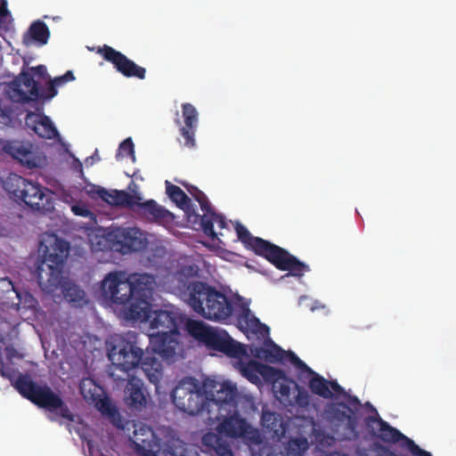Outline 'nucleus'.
Returning a JSON list of instances; mask_svg holds the SVG:
<instances>
[{
	"label": "nucleus",
	"instance_id": "obj_1",
	"mask_svg": "<svg viewBox=\"0 0 456 456\" xmlns=\"http://www.w3.org/2000/svg\"><path fill=\"white\" fill-rule=\"evenodd\" d=\"M69 249V243L57 237L51 248L45 246L43 260L37 268V279L45 293L53 294L60 288L68 302L80 306L86 303L85 291L62 275Z\"/></svg>",
	"mask_w": 456,
	"mask_h": 456
},
{
	"label": "nucleus",
	"instance_id": "obj_2",
	"mask_svg": "<svg viewBox=\"0 0 456 456\" xmlns=\"http://www.w3.org/2000/svg\"><path fill=\"white\" fill-rule=\"evenodd\" d=\"M156 286L155 277L144 273V323L149 322L151 329H158L156 334H149V346L144 349L145 354H158L161 360H172L176 352L178 341L175 338L178 332L176 316L165 310H151L147 291L151 293Z\"/></svg>",
	"mask_w": 456,
	"mask_h": 456
},
{
	"label": "nucleus",
	"instance_id": "obj_3",
	"mask_svg": "<svg viewBox=\"0 0 456 456\" xmlns=\"http://www.w3.org/2000/svg\"><path fill=\"white\" fill-rule=\"evenodd\" d=\"M127 274L123 271L107 273L101 283L102 297L110 305L124 308L126 321H137L142 314V274Z\"/></svg>",
	"mask_w": 456,
	"mask_h": 456
},
{
	"label": "nucleus",
	"instance_id": "obj_4",
	"mask_svg": "<svg viewBox=\"0 0 456 456\" xmlns=\"http://www.w3.org/2000/svg\"><path fill=\"white\" fill-rule=\"evenodd\" d=\"M187 290L188 305L205 319L224 322L232 316L234 311L232 299L215 287L207 282L193 281L188 285Z\"/></svg>",
	"mask_w": 456,
	"mask_h": 456
},
{
	"label": "nucleus",
	"instance_id": "obj_5",
	"mask_svg": "<svg viewBox=\"0 0 456 456\" xmlns=\"http://www.w3.org/2000/svg\"><path fill=\"white\" fill-rule=\"evenodd\" d=\"M234 228L238 239L246 248L251 249L256 255L265 257L277 269L289 271L292 275L298 277L308 271V266L305 264L300 262L286 249L260 237H254L242 224L236 222Z\"/></svg>",
	"mask_w": 456,
	"mask_h": 456
},
{
	"label": "nucleus",
	"instance_id": "obj_6",
	"mask_svg": "<svg viewBox=\"0 0 456 456\" xmlns=\"http://www.w3.org/2000/svg\"><path fill=\"white\" fill-rule=\"evenodd\" d=\"M16 390L26 399L39 408L45 409L70 422L75 421V414L61 395L45 385H39L28 376L20 374L14 382Z\"/></svg>",
	"mask_w": 456,
	"mask_h": 456
},
{
	"label": "nucleus",
	"instance_id": "obj_7",
	"mask_svg": "<svg viewBox=\"0 0 456 456\" xmlns=\"http://www.w3.org/2000/svg\"><path fill=\"white\" fill-rule=\"evenodd\" d=\"M108 358L111 362L110 375L116 380H124L115 375L114 370H119L128 375V371L138 367L142 361V349L136 346V337L128 332L126 335L114 334L106 343Z\"/></svg>",
	"mask_w": 456,
	"mask_h": 456
},
{
	"label": "nucleus",
	"instance_id": "obj_8",
	"mask_svg": "<svg viewBox=\"0 0 456 456\" xmlns=\"http://www.w3.org/2000/svg\"><path fill=\"white\" fill-rule=\"evenodd\" d=\"M171 396L175 407L188 415L196 416L206 411L208 420H220L219 414H211L208 392L195 378L183 379L174 388Z\"/></svg>",
	"mask_w": 456,
	"mask_h": 456
},
{
	"label": "nucleus",
	"instance_id": "obj_9",
	"mask_svg": "<svg viewBox=\"0 0 456 456\" xmlns=\"http://www.w3.org/2000/svg\"><path fill=\"white\" fill-rule=\"evenodd\" d=\"M232 411V415L224 417L217 425V434L208 432L202 436L201 443L207 452L216 456H233L229 443L222 436L230 438L246 436L250 426L245 419L240 417L236 409Z\"/></svg>",
	"mask_w": 456,
	"mask_h": 456
},
{
	"label": "nucleus",
	"instance_id": "obj_10",
	"mask_svg": "<svg viewBox=\"0 0 456 456\" xmlns=\"http://www.w3.org/2000/svg\"><path fill=\"white\" fill-rule=\"evenodd\" d=\"M4 189L15 201H21L31 209L46 213L53 208V201L39 183L28 181L16 174H10L4 181Z\"/></svg>",
	"mask_w": 456,
	"mask_h": 456
},
{
	"label": "nucleus",
	"instance_id": "obj_11",
	"mask_svg": "<svg viewBox=\"0 0 456 456\" xmlns=\"http://www.w3.org/2000/svg\"><path fill=\"white\" fill-rule=\"evenodd\" d=\"M186 329L199 342L227 356L241 358L247 354L244 346L233 340L226 331L216 330L202 321L189 320Z\"/></svg>",
	"mask_w": 456,
	"mask_h": 456
},
{
	"label": "nucleus",
	"instance_id": "obj_12",
	"mask_svg": "<svg viewBox=\"0 0 456 456\" xmlns=\"http://www.w3.org/2000/svg\"><path fill=\"white\" fill-rule=\"evenodd\" d=\"M346 399V403H330L326 408V414L329 419L335 424H345L344 440H356L359 438L358 426L359 421L356 412L362 408V404L360 399L355 395H351L346 392L342 395Z\"/></svg>",
	"mask_w": 456,
	"mask_h": 456
},
{
	"label": "nucleus",
	"instance_id": "obj_13",
	"mask_svg": "<svg viewBox=\"0 0 456 456\" xmlns=\"http://www.w3.org/2000/svg\"><path fill=\"white\" fill-rule=\"evenodd\" d=\"M364 425L370 436L378 438L386 444H395L399 443L400 447L404 448L407 439H410L379 416H367L364 419Z\"/></svg>",
	"mask_w": 456,
	"mask_h": 456
},
{
	"label": "nucleus",
	"instance_id": "obj_14",
	"mask_svg": "<svg viewBox=\"0 0 456 456\" xmlns=\"http://www.w3.org/2000/svg\"><path fill=\"white\" fill-rule=\"evenodd\" d=\"M111 248L123 255L142 248V232L135 227H118L109 234Z\"/></svg>",
	"mask_w": 456,
	"mask_h": 456
},
{
	"label": "nucleus",
	"instance_id": "obj_15",
	"mask_svg": "<svg viewBox=\"0 0 456 456\" xmlns=\"http://www.w3.org/2000/svg\"><path fill=\"white\" fill-rule=\"evenodd\" d=\"M0 154L12 157L28 169L39 167L40 159L32 151V145L28 142L0 139Z\"/></svg>",
	"mask_w": 456,
	"mask_h": 456
},
{
	"label": "nucleus",
	"instance_id": "obj_16",
	"mask_svg": "<svg viewBox=\"0 0 456 456\" xmlns=\"http://www.w3.org/2000/svg\"><path fill=\"white\" fill-rule=\"evenodd\" d=\"M97 53L102 55L106 61L110 62L116 70L123 76L127 77H136L142 79V68L129 60L121 52L110 45H103L98 47Z\"/></svg>",
	"mask_w": 456,
	"mask_h": 456
},
{
	"label": "nucleus",
	"instance_id": "obj_17",
	"mask_svg": "<svg viewBox=\"0 0 456 456\" xmlns=\"http://www.w3.org/2000/svg\"><path fill=\"white\" fill-rule=\"evenodd\" d=\"M216 394L208 393L209 395V409L216 407L220 415V419L224 417L221 411L231 412L232 410L236 409L238 391L236 386L230 382H224L219 385V388L216 387Z\"/></svg>",
	"mask_w": 456,
	"mask_h": 456
},
{
	"label": "nucleus",
	"instance_id": "obj_18",
	"mask_svg": "<svg viewBox=\"0 0 456 456\" xmlns=\"http://www.w3.org/2000/svg\"><path fill=\"white\" fill-rule=\"evenodd\" d=\"M308 387L314 395L324 399L346 395V390L337 380H328L314 370L307 372Z\"/></svg>",
	"mask_w": 456,
	"mask_h": 456
},
{
	"label": "nucleus",
	"instance_id": "obj_19",
	"mask_svg": "<svg viewBox=\"0 0 456 456\" xmlns=\"http://www.w3.org/2000/svg\"><path fill=\"white\" fill-rule=\"evenodd\" d=\"M146 440L144 438V444ZM148 446L149 449L144 447V456H193L187 444L179 438H171L167 443H161L160 439H156L154 445L149 443Z\"/></svg>",
	"mask_w": 456,
	"mask_h": 456
},
{
	"label": "nucleus",
	"instance_id": "obj_20",
	"mask_svg": "<svg viewBox=\"0 0 456 456\" xmlns=\"http://www.w3.org/2000/svg\"><path fill=\"white\" fill-rule=\"evenodd\" d=\"M96 194L99 198L111 206L133 208L134 206L142 207L140 196L132 195L126 191L106 190L98 187Z\"/></svg>",
	"mask_w": 456,
	"mask_h": 456
},
{
	"label": "nucleus",
	"instance_id": "obj_21",
	"mask_svg": "<svg viewBox=\"0 0 456 456\" xmlns=\"http://www.w3.org/2000/svg\"><path fill=\"white\" fill-rule=\"evenodd\" d=\"M182 114L184 126L180 127V134L184 140L183 145L192 148L195 146V133L198 126L199 113L192 104L187 102L182 104Z\"/></svg>",
	"mask_w": 456,
	"mask_h": 456
},
{
	"label": "nucleus",
	"instance_id": "obj_22",
	"mask_svg": "<svg viewBox=\"0 0 456 456\" xmlns=\"http://www.w3.org/2000/svg\"><path fill=\"white\" fill-rule=\"evenodd\" d=\"M19 80L28 89L29 94L20 88V85L17 84L12 88V94L11 97L20 103H29L30 102H36L39 96V85L34 79L33 73L29 71H22L20 74Z\"/></svg>",
	"mask_w": 456,
	"mask_h": 456
},
{
	"label": "nucleus",
	"instance_id": "obj_23",
	"mask_svg": "<svg viewBox=\"0 0 456 456\" xmlns=\"http://www.w3.org/2000/svg\"><path fill=\"white\" fill-rule=\"evenodd\" d=\"M25 123L27 126L42 138L53 139L59 135L57 128L46 115L28 111L25 118Z\"/></svg>",
	"mask_w": 456,
	"mask_h": 456
},
{
	"label": "nucleus",
	"instance_id": "obj_24",
	"mask_svg": "<svg viewBox=\"0 0 456 456\" xmlns=\"http://www.w3.org/2000/svg\"><path fill=\"white\" fill-rule=\"evenodd\" d=\"M238 328L245 333L251 331L253 334L262 338L269 335V327L261 323L250 311L247 305H240V312L237 316Z\"/></svg>",
	"mask_w": 456,
	"mask_h": 456
},
{
	"label": "nucleus",
	"instance_id": "obj_25",
	"mask_svg": "<svg viewBox=\"0 0 456 456\" xmlns=\"http://www.w3.org/2000/svg\"><path fill=\"white\" fill-rule=\"evenodd\" d=\"M194 220L191 225L195 229H201L203 232L212 240L216 238L214 231V223H216L220 228H224L225 221L223 216L216 214L210 206L208 211H204L203 215H192Z\"/></svg>",
	"mask_w": 456,
	"mask_h": 456
},
{
	"label": "nucleus",
	"instance_id": "obj_26",
	"mask_svg": "<svg viewBox=\"0 0 456 456\" xmlns=\"http://www.w3.org/2000/svg\"><path fill=\"white\" fill-rule=\"evenodd\" d=\"M166 193L168 198L180 208L185 216L187 222L191 224L194 218L192 215H197L194 206L191 204V199L177 185L172 184L169 181H166Z\"/></svg>",
	"mask_w": 456,
	"mask_h": 456
},
{
	"label": "nucleus",
	"instance_id": "obj_27",
	"mask_svg": "<svg viewBox=\"0 0 456 456\" xmlns=\"http://www.w3.org/2000/svg\"><path fill=\"white\" fill-rule=\"evenodd\" d=\"M144 220L167 227L174 223L175 215L155 200H149L144 201Z\"/></svg>",
	"mask_w": 456,
	"mask_h": 456
},
{
	"label": "nucleus",
	"instance_id": "obj_28",
	"mask_svg": "<svg viewBox=\"0 0 456 456\" xmlns=\"http://www.w3.org/2000/svg\"><path fill=\"white\" fill-rule=\"evenodd\" d=\"M167 255V249L162 242L153 235L144 232V263L146 266H159Z\"/></svg>",
	"mask_w": 456,
	"mask_h": 456
},
{
	"label": "nucleus",
	"instance_id": "obj_29",
	"mask_svg": "<svg viewBox=\"0 0 456 456\" xmlns=\"http://www.w3.org/2000/svg\"><path fill=\"white\" fill-rule=\"evenodd\" d=\"M125 402L131 410H141L142 407V382L134 376L129 378L126 387Z\"/></svg>",
	"mask_w": 456,
	"mask_h": 456
},
{
	"label": "nucleus",
	"instance_id": "obj_30",
	"mask_svg": "<svg viewBox=\"0 0 456 456\" xmlns=\"http://www.w3.org/2000/svg\"><path fill=\"white\" fill-rule=\"evenodd\" d=\"M266 347H255L251 352L258 359L270 363L282 362L285 359L286 351L268 338Z\"/></svg>",
	"mask_w": 456,
	"mask_h": 456
},
{
	"label": "nucleus",
	"instance_id": "obj_31",
	"mask_svg": "<svg viewBox=\"0 0 456 456\" xmlns=\"http://www.w3.org/2000/svg\"><path fill=\"white\" fill-rule=\"evenodd\" d=\"M161 359L158 354H147L144 355V374L147 376L151 383L158 387L163 375V366Z\"/></svg>",
	"mask_w": 456,
	"mask_h": 456
},
{
	"label": "nucleus",
	"instance_id": "obj_32",
	"mask_svg": "<svg viewBox=\"0 0 456 456\" xmlns=\"http://www.w3.org/2000/svg\"><path fill=\"white\" fill-rule=\"evenodd\" d=\"M50 31L47 25L42 20L34 21L23 37L24 43L28 44V37L39 45H45L48 42Z\"/></svg>",
	"mask_w": 456,
	"mask_h": 456
},
{
	"label": "nucleus",
	"instance_id": "obj_33",
	"mask_svg": "<svg viewBox=\"0 0 456 456\" xmlns=\"http://www.w3.org/2000/svg\"><path fill=\"white\" fill-rule=\"evenodd\" d=\"M292 387H298V384L285 376L274 382L273 391L280 401L290 402Z\"/></svg>",
	"mask_w": 456,
	"mask_h": 456
},
{
	"label": "nucleus",
	"instance_id": "obj_34",
	"mask_svg": "<svg viewBox=\"0 0 456 456\" xmlns=\"http://www.w3.org/2000/svg\"><path fill=\"white\" fill-rule=\"evenodd\" d=\"M309 448V443L305 436L290 438L284 447L285 456H303Z\"/></svg>",
	"mask_w": 456,
	"mask_h": 456
},
{
	"label": "nucleus",
	"instance_id": "obj_35",
	"mask_svg": "<svg viewBox=\"0 0 456 456\" xmlns=\"http://www.w3.org/2000/svg\"><path fill=\"white\" fill-rule=\"evenodd\" d=\"M259 367V375H261L265 381L271 382L273 385L278 379H281L282 378L285 377V372L280 369H276L274 367L264 363H261Z\"/></svg>",
	"mask_w": 456,
	"mask_h": 456
},
{
	"label": "nucleus",
	"instance_id": "obj_36",
	"mask_svg": "<svg viewBox=\"0 0 456 456\" xmlns=\"http://www.w3.org/2000/svg\"><path fill=\"white\" fill-rule=\"evenodd\" d=\"M117 160H122L124 159H131L134 161V143L131 138L124 140L120 144L116 153Z\"/></svg>",
	"mask_w": 456,
	"mask_h": 456
},
{
	"label": "nucleus",
	"instance_id": "obj_37",
	"mask_svg": "<svg viewBox=\"0 0 456 456\" xmlns=\"http://www.w3.org/2000/svg\"><path fill=\"white\" fill-rule=\"evenodd\" d=\"M183 185L187 189L188 192L195 199V200L199 202L201 210L203 212L208 211L211 205L206 194L194 185H186L185 183H183Z\"/></svg>",
	"mask_w": 456,
	"mask_h": 456
},
{
	"label": "nucleus",
	"instance_id": "obj_38",
	"mask_svg": "<svg viewBox=\"0 0 456 456\" xmlns=\"http://www.w3.org/2000/svg\"><path fill=\"white\" fill-rule=\"evenodd\" d=\"M261 362L250 361L248 363L241 367L242 375L251 382L258 380Z\"/></svg>",
	"mask_w": 456,
	"mask_h": 456
},
{
	"label": "nucleus",
	"instance_id": "obj_39",
	"mask_svg": "<svg viewBox=\"0 0 456 456\" xmlns=\"http://www.w3.org/2000/svg\"><path fill=\"white\" fill-rule=\"evenodd\" d=\"M97 407L102 414L111 418L114 423L117 419H119L118 411L115 406L111 404V403L108 399H101L97 403Z\"/></svg>",
	"mask_w": 456,
	"mask_h": 456
},
{
	"label": "nucleus",
	"instance_id": "obj_40",
	"mask_svg": "<svg viewBox=\"0 0 456 456\" xmlns=\"http://www.w3.org/2000/svg\"><path fill=\"white\" fill-rule=\"evenodd\" d=\"M285 359H288L295 367H297L302 374L311 370V368L305 363L294 352L288 351L285 354Z\"/></svg>",
	"mask_w": 456,
	"mask_h": 456
},
{
	"label": "nucleus",
	"instance_id": "obj_41",
	"mask_svg": "<svg viewBox=\"0 0 456 456\" xmlns=\"http://www.w3.org/2000/svg\"><path fill=\"white\" fill-rule=\"evenodd\" d=\"M198 267L194 265L181 266L176 272V276L179 280H188L198 275Z\"/></svg>",
	"mask_w": 456,
	"mask_h": 456
},
{
	"label": "nucleus",
	"instance_id": "obj_42",
	"mask_svg": "<svg viewBox=\"0 0 456 456\" xmlns=\"http://www.w3.org/2000/svg\"><path fill=\"white\" fill-rule=\"evenodd\" d=\"M404 448L407 449L412 456H432V454L429 452L420 448L411 438L407 439L406 445Z\"/></svg>",
	"mask_w": 456,
	"mask_h": 456
},
{
	"label": "nucleus",
	"instance_id": "obj_43",
	"mask_svg": "<svg viewBox=\"0 0 456 456\" xmlns=\"http://www.w3.org/2000/svg\"><path fill=\"white\" fill-rule=\"evenodd\" d=\"M297 391L295 400L297 404L300 407H307L310 403V395L308 392L298 385V387L295 388Z\"/></svg>",
	"mask_w": 456,
	"mask_h": 456
},
{
	"label": "nucleus",
	"instance_id": "obj_44",
	"mask_svg": "<svg viewBox=\"0 0 456 456\" xmlns=\"http://www.w3.org/2000/svg\"><path fill=\"white\" fill-rule=\"evenodd\" d=\"M57 94V87L50 80L46 87L41 92L39 91L38 100L49 101L56 96Z\"/></svg>",
	"mask_w": 456,
	"mask_h": 456
},
{
	"label": "nucleus",
	"instance_id": "obj_45",
	"mask_svg": "<svg viewBox=\"0 0 456 456\" xmlns=\"http://www.w3.org/2000/svg\"><path fill=\"white\" fill-rule=\"evenodd\" d=\"M12 110L10 106L0 103V124L8 126L12 122Z\"/></svg>",
	"mask_w": 456,
	"mask_h": 456
},
{
	"label": "nucleus",
	"instance_id": "obj_46",
	"mask_svg": "<svg viewBox=\"0 0 456 456\" xmlns=\"http://www.w3.org/2000/svg\"><path fill=\"white\" fill-rule=\"evenodd\" d=\"M75 80V77L72 71L68 70L64 75L56 77L51 80V82L56 86L60 87L67 84L68 82H71Z\"/></svg>",
	"mask_w": 456,
	"mask_h": 456
},
{
	"label": "nucleus",
	"instance_id": "obj_47",
	"mask_svg": "<svg viewBox=\"0 0 456 456\" xmlns=\"http://www.w3.org/2000/svg\"><path fill=\"white\" fill-rule=\"evenodd\" d=\"M263 426L268 429L273 430L275 428L276 416L275 413L271 411H264L261 418Z\"/></svg>",
	"mask_w": 456,
	"mask_h": 456
},
{
	"label": "nucleus",
	"instance_id": "obj_48",
	"mask_svg": "<svg viewBox=\"0 0 456 456\" xmlns=\"http://www.w3.org/2000/svg\"><path fill=\"white\" fill-rule=\"evenodd\" d=\"M258 456H285V455L279 448L267 444V445H264L260 449Z\"/></svg>",
	"mask_w": 456,
	"mask_h": 456
},
{
	"label": "nucleus",
	"instance_id": "obj_49",
	"mask_svg": "<svg viewBox=\"0 0 456 456\" xmlns=\"http://www.w3.org/2000/svg\"><path fill=\"white\" fill-rule=\"evenodd\" d=\"M373 451L375 456H397L390 448L379 443L373 444Z\"/></svg>",
	"mask_w": 456,
	"mask_h": 456
},
{
	"label": "nucleus",
	"instance_id": "obj_50",
	"mask_svg": "<svg viewBox=\"0 0 456 456\" xmlns=\"http://www.w3.org/2000/svg\"><path fill=\"white\" fill-rule=\"evenodd\" d=\"M71 211L74 215L82 216V217H88L92 215V212L87 208L85 205H79L76 204L71 207Z\"/></svg>",
	"mask_w": 456,
	"mask_h": 456
},
{
	"label": "nucleus",
	"instance_id": "obj_51",
	"mask_svg": "<svg viewBox=\"0 0 456 456\" xmlns=\"http://www.w3.org/2000/svg\"><path fill=\"white\" fill-rule=\"evenodd\" d=\"M4 353L6 355V358L10 361H12L14 358H21L22 355L19 354L17 349L13 346H7L4 348Z\"/></svg>",
	"mask_w": 456,
	"mask_h": 456
},
{
	"label": "nucleus",
	"instance_id": "obj_52",
	"mask_svg": "<svg viewBox=\"0 0 456 456\" xmlns=\"http://www.w3.org/2000/svg\"><path fill=\"white\" fill-rule=\"evenodd\" d=\"M31 71L33 75H37L40 77H44L46 75V68L44 65H38L37 67L31 68Z\"/></svg>",
	"mask_w": 456,
	"mask_h": 456
},
{
	"label": "nucleus",
	"instance_id": "obj_53",
	"mask_svg": "<svg viewBox=\"0 0 456 456\" xmlns=\"http://www.w3.org/2000/svg\"><path fill=\"white\" fill-rule=\"evenodd\" d=\"M9 13L6 0H0V14L4 17Z\"/></svg>",
	"mask_w": 456,
	"mask_h": 456
},
{
	"label": "nucleus",
	"instance_id": "obj_54",
	"mask_svg": "<svg viewBox=\"0 0 456 456\" xmlns=\"http://www.w3.org/2000/svg\"><path fill=\"white\" fill-rule=\"evenodd\" d=\"M138 456H142V444L131 441Z\"/></svg>",
	"mask_w": 456,
	"mask_h": 456
},
{
	"label": "nucleus",
	"instance_id": "obj_55",
	"mask_svg": "<svg viewBox=\"0 0 456 456\" xmlns=\"http://www.w3.org/2000/svg\"><path fill=\"white\" fill-rule=\"evenodd\" d=\"M128 189L134 193L133 195L139 196L137 193L138 186L134 183V180L129 183Z\"/></svg>",
	"mask_w": 456,
	"mask_h": 456
},
{
	"label": "nucleus",
	"instance_id": "obj_56",
	"mask_svg": "<svg viewBox=\"0 0 456 456\" xmlns=\"http://www.w3.org/2000/svg\"><path fill=\"white\" fill-rule=\"evenodd\" d=\"M364 406L369 408L372 412H374L375 413L374 416H379L377 410L373 407V405L370 403H369V402L365 403Z\"/></svg>",
	"mask_w": 456,
	"mask_h": 456
},
{
	"label": "nucleus",
	"instance_id": "obj_57",
	"mask_svg": "<svg viewBox=\"0 0 456 456\" xmlns=\"http://www.w3.org/2000/svg\"><path fill=\"white\" fill-rule=\"evenodd\" d=\"M85 387H86V381H82V383L80 384L81 394L83 395L85 399H88L89 397L86 395V394L85 392Z\"/></svg>",
	"mask_w": 456,
	"mask_h": 456
},
{
	"label": "nucleus",
	"instance_id": "obj_58",
	"mask_svg": "<svg viewBox=\"0 0 456 456\" xmlns=\"http://www.w3.org/2000/svg\"><path fill=\"white\" fill-rule=\"evenodd\" d=\"M143 431H144V436L146 435L147 432H149L152 437H155L152 428L145 424H144Z\"/></svg>",
	"mask_w": 456,
	"mask_h": 456
},
{
	"label": "nucleus",
	"instance_id": "obj_59",
	"mask_svg": "<svg viewBox=\"0 0 456 456\" xmlns=\"http://www.w3.org/2000/svg\"><path fill=\"white\" fill-rule=\"evenodd\" d=\"M326 456H349L348 454L346 453H342V452H330L328 455Z\"/></svg>",
	"mask_w": 456,
	"mask_h": 456
},
{
	"label": "nucleus",
	"instance_id": "obj_60",
	"mask_svg": "<svg viewBox=\"0 0 456 456\" xmlns=\"http://www.w3.org/2000/svg\"><path fill=\"white\" fill-rule=\"evenodd\" d=\"M76 161L77 162V167L79 169V172L80 173H83V167H82V163L78 160V159H76Z\"/></svg>",
	"mask_w": 456,
	"mask_h": 456
},
{
	"label": "nucleus",
	"instance_id": "obj_61",
	"mask_svg": "<svg viewBox=\"0 0 456 456\" xmlns=\"http://www.w3.org/2000/svg\"><path fill=\"white\" fill-rule=\"evenodd\" d=\"M133 177L134 178H137V173L136 172L134 173Z\"/></svg>",
	"mask_w": 456,
	"mask_h": 456
},
{
	"label": "nucleus",
	"instance_id": "obj_62",
	"mask_svg": "<svg viewBox=\"0 0 456 456\" xmlns=\"http://www.w3.org/2000/svg\"><path fill=\"white\" fill-rule=\"evenodd\" d=\"M175 123H176V124H178V125H180V120H179V119H176V120H175Z\"/></svg>",
	"mask_w": 456,
	"mask_h": 456
},
{
	"label": "nucleus",
	"instance_id": "obj_63",
	"mask_svg": "<svg viewBox=\"0 0 456 456\" xmlns=\"http://www.w3.org/2000/svg\"><path fill=\"white\" fill-rule=\"evenodd\" d=\"M143 402H144V406L146 405V398L144 397L143 399Z\"/></svg>",
	"mask_w": 456,
	"mask_h": 456
},
{
	"label": "nucleus",
	"instance_id": "obj_64",
	"mask_svg": "<svg viewBox=\"0 0 456 456\" xmlns=\"http://www.w3.org/2000/svg\"><path fill=\"white\" fill-rule=\"evenodd\" d=\"M3 339L0 338V342L2 341Z\"/></svg>",
	"mask_w": 456,
	"mask_h": 456
}]
</instances>
